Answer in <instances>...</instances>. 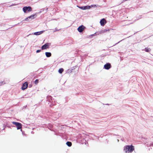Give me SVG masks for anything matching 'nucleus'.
Instances as JSON below:
<instances>
[{
  "label": "nucleus",
  "instance_id": "1",
  "mask_svg": "<svg viewBox=\"0 0 153 153\" xmlns=\"http://www.w3.org/2000/svg\"><path fill=\"white\" fill-rule=\"evenodd\" d=\"M134 146L132 145H126L124 147L123 150L126 153H131L134 150Z\"/></svg>",
  "mask_w": 153,
  "mask_h": 153
},
{
  "label": "nucleus",
  "instance_id": "2",
  "mask_svg": "<svg viewBox=\"0 0 153 153\" xmlns=\"http://www.w3.org/2000/svg\"><path fill=\"white\" fill-rule=\"evenodd\" d=\"M23 10L25 13H27L31 11L32 10V8L30 6H25L23 8Z\"/></svg>",
  "mask_w": 153,
  "mask_h": 153
},
{
  "label": "nucleus",
  "instance_id": "3",
  "mask_svg": "<svg viewBox=\"0 0 153 153\" xmlns=\"http://www.w3.org/2000/svg\"><path fill=\"white\" fill-rule=\"evenodd\" d=\"M85 28V27L83 25H81L79 26L77 28V30L80 32H82Z\"/></svg>",
  "mask_w": 153,
  "mask_h": 153
},
{
  "label": "nucleus",
  "instance_id": "4",
  "mask_svg": "<svg viewBox=\"0 0 153 153\" xmlns=\"http://www.w3.org/2000/svg\"><path fill=\"white\" fill-rule=\"evenodd\" d=\"M77 6L79 8L83 10L90 9L91 8V6H84L80 7L77 5Z\"/></svg>",
  "mask_w": 153,
  "mask_h": 153
},
{
  "label": "nucleus",
  "instance_id": "5",
  "mask_svg": "<svg viewBox=\"0 0 153 153\" xmlns=\"http://www.w3.org/2000/svg\"><path fill=\"white\" fill-rule=\"evenodd\" d=\"M111 67V65L110 63H107L104 65V68L106 70H109Z\"/></svg>",
  "mask_w": 153,
  "mask_h": 153
},
{
  "label": "nucleus",
  "instance_id": "6",
  "mask_svg": "<svg viewBox=\"0 0 153 153\" xmlns=\"http://www.w3.org/2000/svg\"><path fill=\"white\" fill-rule=\"evenodd\" d=\"M28 86V83L27 82H25L22 85V90H25L26 89Z\"/></svg>",
  "mask_w": 153,
  "mask_h": 153
},
{
  "label": "nucleus",
  "instance_id": "7",
  "mask_svg": "<svg viewBox=\"0 0 153 153\" xmlns=\"http://www.w3.org/2000/svg\"><path fill=\"white\" fill-rule=\"evenodd\" d=\"M49 45L48 43H46L45 45H43L41 47V49L42 50H44L48 49L49 48Z\"/></svg>",
  "mask_w": 153,
  "mask_h": 153
},
{
  "label": "nucleus",
  "instance_id": "8",
  "mask_svg": "<svg viewBox=\"0 0 153 153\" xmlns=\"http://www.w3.org/2000/svg\"><path fill=\"white\" fill-rule=\"evenodd\" d=\"M100 23L101 26H103L106 23V20L105 19L103 18L101 19L100 21Z\"/></svg>",
  "mask_w": 153,
  "mask_h": 153
},
{
  "label": "nucleus",
  "instance_id": "9",
  "mask_svg": "<svg viewBox=\"0 0 153 153\" xmlns=\"http://www.w3.org/2000/svg\"><path fill=\"white\" fill-rule=\"evenodd\" d=\"M47 99L49 102H51V101H53L52 97L51 96H48L47 97Z\"/></svg>",
  "mask_w": 153,
  "mask_h": 153
},
{
  "label": "nucleus",
  "instance_id": "10",
  "mask_svg": "<svg viewBox=\"0 0 153 153\" xmlns=\"http://www.w3.org/2000/svg\"><path fill=\"white\" fill-rule=\"evenodd\" d=\"M37 16V15L36 14L32 15L29 16L28 17V18L29 19H33L36 17Z\"/></svg>",
  "mask_w": 153,
  "mask_h": 153
},
{
  "label": "nucleus",
  "instance_id": "11",
  "mask_svg": "<svg viewBox=\"0 0 153 153\" xmlns=\"http://www.w3.org/2000/svg\"><path fill=\"white\" fill-rule=\"evenodd\" d=\"M54 115L55 116L56 118H57L60 117L61 114L58 112H57L54 114Z\"/></svg>",
  "mask_w": 153,
  "mask_h": 153
},
{
  "label": "nucleus",
  "instance_id": "12",
  "mask_svg": "<svg viewBox=\"0 0 153 153\" xmlns=\"http://www.w3.org/2000/svg\"><path fill=\"white\" fill-rule=\"evenodd\" d=\"M16 126L17 128V129H19L21 128L22 127V124L21 123H19L18 124L16 125Z\"/></svg>",
  "mask_w": 153,
  "mask_h": 153
},
{
  "label": "nucleus",
  "instance_id": "13",
  "mask_svg": "<svg viewBox=\"0 0 153 153\" xmlns=\"http://www.w3.org/2000/svg\"><path fill=\"white\" fill-rule=\"evenodd\" d=\"M45 54L47 57H50L51 56V53L49 52H45Z\"/></svg>",
  "mask_w": 153,
  "mask_h": 153
},
{
  "label": "nucleus",
  "instance_id": "14",
  "mask_svg": "<svg viewBox=\"0 0 153 153\" xmlns=\"http://www.w3.org/2000/svg\"><path fill=\"white\" fill-rule=\"evenodd\" d=\"M109 31V29H104V30H101L100 32V33H101H101H104L107 32V31Z\"/></svg>",
  "mask_w": 153,
  "mask_h": 153
},
{
  "label": "nucleus",
  "instance_id": "15",
  "mask_svg": "<svg viewBox=\"0 0 153 153\" xmlns=\"http://www.w3.org/2000/svg\"><path fill=\"white\" fill-rule=\"evenodd\" d=\"M146 145L148 147L153 146V142L148 143Z\"/></svg>",
  "mask_w": 153,
  "mask_h": 153
},
{
  "label": "nucleus",
  "instance_id": "16",
  "mask_svg": "<svg viewBox=\"0 0 153 153\" xmlns=\"http://www.w3.org/2000/svg\"><path fill=\"white\" fill-rule=\"evenodd\" d=\"M66 144L69 147H71L72 145V143L71 142L69 141H67L66 143Z\"/></svg>",
  "mask_w": 153,
  "mask_h": 153
},
{
  "label": "nucleus",
  "instance_id": "17",
  "mask_svg": "<svg viewBox=\"0 0 153 153\" xmlns=\"http://www.w3.org/2000/svg\"><path fill=\"white\" fill-rule=\"evenodd\" d=\"M51 104L50 106H51L52 105H55V101L53 100V101H51V102H50Z\"/></svg>",
  "mask_w": 153,
  "mask_h": 153
},
{
  "label": "nucleus",
  "instance_id": "18",
  "mask_svg": "<svg viewBox=\"0 0 153 153\" xmlns=\"http://www.w3.org/2000/svg\"><path fill=\"white\" fill-rule=\"evenodd\" d=\"M144 50L146 52H149L150 51L151 49L150 48H145Z\"/></svg>",
  "mask_w": 153,
  "mask_h": 153
},
{
  "label": "nucleus",
  "instance_id": "19",
  "mask_svg": "<svg viewBox=\"0 0 153 153\" xmlns=\"http://www.w3.org/2000/svg\"><path fill=\"white\" fill-rule=\"evenodd\" d=\"M63 71V69L62 68H61L59 70L58 72L60 74H61Z\"/></svg>",
  "mask_w": 153,
  "mask_h": 153
},
{
  "label": "nucleus",
  "instance_id": "20",
  "mask_svg": "<svg viewBox=\"0 0 153 153\" xmlns=\"http://www.w3.org/2000/svg\"><path fill=\"white\" fill-rule=\"evenodd\" d=\"M32 34H34L36 35H40L39 31L34 32L32 33Z\"/></svg>",
  "mask_w": 153,
  "mask_h": 153
},
{
  "label": "nucleus",
  "instance_id": "21",
  "mask_svg": "<svg viewBox=\"0 0 153 153\" xmlns=\"http://www.w3.org/2000/svg\"><path fill=\"white\" fill-rule=\"evenodd\" d=\"M45 9L46 12H47V10L48 9V8H44L40 10V11L42 12L44 11V10H45Z\"/></svg>",
  "mask_w": 153,
  "mask_h": 153
},
{
  "label": "nucleus",
  "instance_id": "22",
  "mask_svg": "<svg viewBox=\"0 0 153 153\" xmlns=\"http://www.w3.org/2000/svg\"><path fill=\"white\" fill-rule=\"evenodd\" d=\"M19 123L17 122H12V123L14 125H15V126H16V125L18 124V123Z\"/></svg>",
  "mask_w": 153,
  "mask_h": 153
},
{
  "label": "nucleus",
  "instance_id": "23",
  "mask_svg": "<svg viewBox=\"0 0 153 153\" xmlns=\"http://www.w3.org/2000/svg\"><path fill=\"white\" fill-rule=\"evenodd\" d=\"M39 82V80L38 79H36L34 81V83L36 84H37Z\"/></svg>",
  "mask_w": 153,
  "mask_h": 153
},
{
  "label": "nucleus",
  "instance_id": "24",
  "mask_svg": "<svg viewBox=\"0 0 153 153\" xmlns=\"http://www.w3.org/2000/svg\"><path fill=\"white\" fill-rule=\"evenodd\" d=\"M90 6H91V7H97V6L95 4L91 5Z\"/></svg>",
  "mask_w": 153,
  "mask_h": 153
},
{
  "label": "nucleus",
  "instance_id": "25",
  "mask_svg": "<svg viewBox=\"0 0 153 153\" xmlns=\"http://www.w3.org/2000/svg\"><path fill=\"white\" fill-rule=\"evenodd\" d=\"M29 19H29V18H28V17L27 18H25V19H24V20L23 21H29Z\"/></svg>",
  "mask_w": 153,
  "mask_h": 153
},
{
  "label": "nucleus",
  "instance_id": "26",
  "mask_svg": "<svg viewBox=\"0 0 153 153\" xmlns=\"http://www.w3.org/2000/svg\"><path fill=\"white\" fill-rule=\"evenodd\" d=\"M60 30V29H58L56 28L55 29V30L54 31V32H55L56 31H59V30Z\"/></svg>",
  "mask_w": 153,
  "mask_h": 153
},
{
  "label": "nucleus",
  "instance_id": "27",
  "mask_svg": "<svg viewBox=\"0 0 153 153\" xmlns=\"http://www.w3.org/2000/svg\"><path fill=\"white\" fill-rule=\"evenodd\" d=\"M124 39H123L121 40H120V41H119L117 43H116L115 45H114L113 46H114V45H116L117 44H118V43H119L120 42L122 41H123V40Z\"/></svg>",
  "mask_w": 153,
  "mask_h": 153
},
{
  "label": "nucleus",
  "instance_id": "28",
  "mask_svg": "<svg viewBox=\"0 0 153 153\" xmlns=\"http://www.w3.org/2000/svg\"><path fill=\"white\" fill-rule=\"evenodd\" d=\"M41 51V50H38L36 51V53H38L40 52Z\"/></svg>",
  "mask_w": 153,
  "mask_h": 153
},
{
  "label": "nucleus",
  "instance_id": "29",
  "mask_svg": "<svg viewBox=\"0 0 153 153\" xmlns=\"http://www.w3.org/2000/svg\"><path fill=\"white\" fill-rule=\"evenodd\" d=\"M45 31L44 30H42V31H39V33H40V34H41L42 33H43Z\"/></svg>",
  "mask_w": 153,
  "mask_h": 153
},
{
  "label": "nucleus",
  "instance_id": "30",
  "mask_svg": "<svg viewBox=\"0 0 153 153\" xmlns=\"http://www.w3.org/2000/svg\"><path fill=\"white\" fill-rule=\"evenodd\" d=\"M32 85L31 84H30V85H29V88H30L32 87Z\"/></svg>",
  "mask_w": 153,
  "mask_h": 153
},
{
  "label": "nucleus",
  "instance_id": "31",
  "mask_svg": "<svg viewBox=\"0 0 153 153\" xmlns=\"http://www.w3.org/2000/svg\"><path fill=\"white\" fill-rule=\"evenodd\" d=\"M26 107H27V105H26L25 106H24L23 108H25Z\"/></svg>",
  "mask_w": 153,
  "mask_h": 153
},
{
  "label": "nucleus",
  "instance_id": "32",
  "mask_svg": "<svg viewBox=\"0 0 153 153\" xmlns=\"http://www.w3.org/2000/svg\"><path fill=\"white\" fill-rule=\"evenodd\" d=\"M42 13L41 11L40 10V11L39 12V13H38V14H40V13Z\"/></svg>",
  "mask_w": 153,
  "mask_h": 153
},
{
  "label": "nucleus",
  "instance_id": "33",
  "mask_svg": "<svg viewBox=\"0 0 153 153\" xmlns=\"http://www.w3.org/2000/svg\"><path fill=\"white\" fill-rule=\"evenodd\" d=\"M96 34V33H94V34H93L92 35V36H94V35L95 34Z\"/></svg>",
  "mask_w": 153,
  "mask_h": 153
},
{
  "label": "nucleus",
  "instance_id": "34",
  "mask_svg": "<svg viewBox=\"0 0 153 153\" xmlns=\"http://www.w3.org/2000/svg\"><path fill=\"white\" fill-rule=\"evenodd\" d=\"M31 34H29V35H27V36H28L29 35H30Z\"/></svg>",
  "mask_w": 153,
  "mask_h": 153
},
{
  "label": "nucleus",
  "instance_id": "35",
  "mask_svg": "<svg viewBox=\"0 0 153 153\" xmlns=\"http://www.w3.org/2000/svg\"><path fill=\"white\" fill-rule=\"evenodd\" d=\"M13 5H14L13 4H12L11 5H10V6H13Z\"/></svg>",
  "mask_w": 153,
  "mask_h": 153
},
{
  "label": "nucleus",
  "instance_id": "36",
  "mask_svg": "<svg viewBox=\"0 0 153 153\" xmlns=\"http://www.w3.org/2000/svg\"><path fill=\"white\" fill-rule=\"evenodd\" d=\"M5 127L4 126V128L3 129V130H4L5 129Z\"/></svg>",
  "mask_w": 153,
  "mask_h": 153
},
{
  "label": "nucleus",
  "instance_id": "37",
  "mask_svg": "<svg viewBox=\"0 0 153 153\" xmlns=\"http://www.w3.org/2000/svg\"><path fill=\"white\" fill-rule=\"evenodd\" d=\"M106 105H109V104H106Z\"/></svg>",
  "mask_w": 153,
  "mask_h": 153
},
{
  "label": "nucleus",
  "instance_id": "38",
  "mask_svg": "<svg viewBox=\"0 0 153 153\" xmlns=\"http://www.w3.org/2000/svg\"><path fill=\"white\" fill-rule=\"evenodd\" d=\"M130 36H129V37H127V38H128V37H130Z\"/></svg>",
  "mask_w": 153,
  "mask_h": 153
},
{
  "label": "nucleus",
  "instance_id": "39",
  "mask_svg": "<svg viewBox=\"0 0 153 153\" xmlns=\"http://www.w3.org/2000/svg\"><path fill=\"white\" fill-rule=\"evenodd\" d=\"M149 150H150V148L149 149Z\"/></svg>",
  "mask_w": 153,
  "mask_h": 153
},
{
  "label": "nucleus",
  "instance_id": "40",
  "mask_svg": "<svg viewBox=\"0 0 153 153\" xmlns=\"http://www.w3.org/2000/svg\"><path fill=\"white\" fill-rule=\"evenodd\" d=\"M21 131H22V129H21Z\"/></svg>",
  "mask_w": 153,
  "mask_h": 153
}]
</instances>
